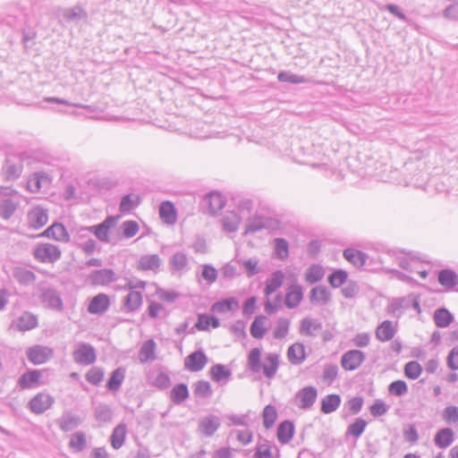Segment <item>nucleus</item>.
Wrapping results in <instances>:
<instances>
[{
    "instance_id": "f257e3e1",
    "label": "nucleus",
    "mask_w": 458,
    "mask_h": 458,
    "mask_svg": "<svg viewBox=\"0 0 458 458\" xmlns=\"http://www.w3.org/2000/svg\"><path fill=\"white\" fill-rule=\"evenodd\" d=\"M262 352L259 348L250 350L247 364L249 369L255 374L262 373L265 377L273 378L279 367V355L275 352L267 353L261 360Z\"/></svg>"
},
{
    "instance_id": "f03ea898",
    "label": "nucleus",
    "mask_w": 458,
    "mask_h": 458,
    "mask_svg": "<svg viewBox=\"0 0 458 458\" xmlns=\"http://www.w3.org/2000/svg\"><path fill=\"white\" fill-rule=\"evenodd\" d=\"M386 256L396 263L401 268L409 272H417V265L420 260L413 252H407L403 250H389Z\"/></svg>"
},
{
    "instance_id": "7ed1b4c3",
    "label": "nucleus",
    "mask_w": 458,
    "mask_h": 458,
    "mask_svg": "<svg viewBox=\"0 0 458 458\" xmlns=\"http://www.w3.org/2000/svg\"><path fill=\"white\" fill-rule=\"evenodd\" d=\"M34 258L42 263H55L62 255L58 246L52 243H40L33 251Z\"/></svg>"
},
{
    "instance_id": "20e7f679",
    "label": "nucleus",
    "mask_w": 458,
    "mask_h": 458,
    "mask_svg": "<svg viewBox=\"0 0 458 458\" xmlns=\"http://www.w3.org/2000/svg\"><path fill=\"white\" fill-rule=\"evenodd\" d=\"M72 358L77 364L83 366L91 365L97 360L96 350L89 344L81 343L73 351Z\"/></svg>"
},
{
    "instance_id": "39448f33",
    "label": "nucleus",
    "mask_w": 458,
    "mask_h": 458,
    "mask_svg": "<svg viewBox=\"0 0 458 458\" xmlns=\"http://www.w3.org/2000/svg\"><path fill=\"white\" fill-rule=\"evenodd\" d=\"M318 398V390L312 386L299 390L293 399L294 404L301 410H310Z\"/></svg>"
},
{
    "instance_id": "423d86ee",
    "label": "nucleus",
    "mask_w": 458,
    "mask_h": 458,
    "mask_svg": "<svg viewBox=\"0 0 458 458\" xmlns=\"http://www.w3.org/2000/svg\"><path fill=\"white\" fill-rule=\"evenodd\" d=\"M39 299L45 308L57 311H61L64 308L62 298L59 293L54 288H41Z\"/></svg>"
},
{
    "instance_id": "0eeeda50",
    "label": "nucleus",
    "mask_w": 458,
    "mask_h": 458,
    "mask_svg": "<svg viewBox=\"0 0 458 458\" xmlns=\"http://www.w3.org/2000/svg\"><path fill=\"white\" fill-rule=\"evenodd\" d=\"M54 355V351L48 346L36 344L27 350L28 360L34 365H40L49 360Z\"/></svg>"
},
{
    "instance_id": "6e6552de",
    "label": "nucleus",
    "mask_w": 458,
    "mask_h": 458,
    "mask_svg": "<svg viewBox=\"0 0 458 458\" xmlns=\"http://www.w3.org/2000/svg\"><path fill=\"white\" fill-rule=\"evenodd\" d=\"M55 403V398L47 393L37 394L29 403V408L34 414H42Z\"/></svg>"
},
{
    "instance_id": "1a4fd4ad",
    "label": "nucleus",
    "mask_w": 458,
    "mask_h": 458,
    "mask_svg": "<svg viewBox=\"0 0 458 458\" xmlns=\"http://www.w3.org/2000/svg\"><path fill=\"white\" fill-rule=\"evenodd\" d=\"M366 355L360 350H350L341 358V366L344 370L352 371L360 367L365 361Z\"/></svg>"
},
{
    "instance_id": "9d476101",
    "label": "nucleus",
    "mask_w": 458,
    "mask_h": 458,
    "mask_svg": "<svg viewBox=\"0 0 458 458\" xmlns=\"http://www.w3.org/2000/svg\"><path fill=\"white\" fill-rule=\"evenodd\" d=\"M38 326V317L30 311L22 312L11 324V327H14L21 332L32 330L36 328Z\"/></svg>"
},
{
    "instance_id": "9b49d317",
    "label": "nucleus",
    "mask_w": 458,
    "mask_h": 458,
    "mask_svg": "<svg viewBox=\"0 0 458 458\" xmlns=\"http://www.w3.org/2000/svg\"><path fill=\"white\" fill-rule=\"evenodd\" d=\"M221 425L220 419L215 415H208L199 420V431L205 437H212Z\"/></svg>"
},
{
    "instance_id": "f8f14e48",
    "label": "nucleus",
    "mask_w": 458,
    "mask_h": 458,
    "mask_svg": "<svg viewBox=\"0 0 458 458\" xmlns=\"http://www.w3.org/2000/svg\"><path fill=\"white\" fill-rule=\"evenodd\" d=\"M117 221L118 216H109L102 223L98 224V228H95L97 239L101 242L109 243L111 242L110 230L115 226Z\"/></svg>"
},
{
    "instance_id": "ddd939ff",
    "label": "nucleus",
    "mask_w": 458,
    "mask_h": 458,
    "mask_svg": "<svg viewBox=\"0 0 458 458\" xmlns=\"http://www.w3.org/2000/svg\"><path fill=\"white\" fill-rule=\"evenodd\" d=\"M41 236L54 239L61 242H68L70 235L63 224L55 223L47 227L41 234Z\"/></svg>"
},
{
    "instance_id": "4468645a",
    "label": "nucleus",
    "mask_w": 458,
    "mask_h": 458,
    "mask_svg": "<svg viewBox=\"0 0 458 458\" xmlns=\"http://www.w3.org/2000/svg\"><path fill=\"white\" fill-rule=\"evenodd\" d=\"M109 306L110 300L108 295L105 293H98L90 301L88 306V311L90 314L101 315L108 310Z\"/></svg>"
},
{
    "instance_id": "2eb2a0df",
    "label": "nucleus",
    "mask_w": 458,
    "mask_h": 458,
    "mask_svg": "<svg viewBox=\"0 0 458 458\" xmlns=\"http://www.w3.org/2000/svg\"><path fill=\"white\" fill-rule=\"evenodd\" d=\"M208 358L202 351H196L185 358L184 366L191 371H199L207 364Z\"/></svg>"
},
{
    "instance_id": "dca6fc26",
    "label": "nucleus",
    "mask_w": 458,
    "mask_h": 458,
    "mask_svg": "<svg viewBox=\"0 0 458 458\" xmlns=\"http://www.w3.org/2000/svg\"><path fill=\"white\" fill-rule=\"evenodd\" d=\"M47 221V211L40 207H35L28 213V223L31 228L39 229L44 226Z\"/></svg>"
},
{
    "instance_id": "f3484780",
    "label": "nucleus",
    "mask_w": 458,
    "mask_h": 458,
    "mask_svg": "<svg viewBox=\"0 0 458 458\" xmlns=\"http://www.w3.org/2000/svg\"><path fill=\"white\" fill-rule=\"evenodd\" d=\"M396 332V324L390 320H385L377 326L375 334L378 341L387 342L394 338Z\"/></svg>"
},
{
    "instance_id": "a211bd4d",
    "label": "nucleus",
    "mask_w": 458,
    "mask_h": 458,
    "mask_svg": "<svg viewBox=\"0 0 458 458\" xmlns=\"http://www.w3.org/2000/svg\"><path fill=\"white\" fill-rule=\"evenodd\" d=\"M90 280L93 284L106 285L116 280V275L112 269L105 268L95 270L90 274Z\"/></svg>"
},
{
    "instance_id": "6ab92c4d",
    "label": "nucleus",
    "mask_w": 458,
    "mask_h": 458,
    "mask_svg": "<svg viewBox=\"0 0 458 458\" xmlns=\"http://www.w3.org/2000/svg\"><path fill=\"white\" fill-rule=\"evenodd\" d=\"M161 265V259L157 254H147L140 258L137 269L141 271H157Z\"/></svg>"
},
{
    "instance_id": "aec40b11",
    "label": "nucleus",
    "mask_w": 458,
    "mask_h": 458,
    "mask_svg": "<svg viewBox=\"0 0 458 458\" xmlns=\"http://www.w3.org/2000/svg\"><path fill=\"white\" fill-rule=\"evenodd\" d=\"M173 273H183L189 269V259L182 251L175 252L169 260Z\"/></svg>"
},
{
    "instance_id": "412c9836",
    "label": "nucleus",
    "mask_w": 458,
    "mask_h": 458,
    "mask_svg": "<svg viewBox=\"0 0 458 458\" xmlns=\"http://www.w3.org/2000/svg\"><path fill=\"white\" fill-rule=\"evenodd\" d=\"M303 298L302 287L299 284H292L285 295V305L289 309L299 306Z\"/></svg>"
},
{
    "instance_id": "4be33fe9",
    "label": "nucleus",
    "mask_w": 458,
    "mask_h": 458,
    "mask_svg": "<svg viewBox=\"0 0 458 458\" xmlns=\"http://www.w3.org/2000/svg\"><path fill=\"white\" fill-rule=\"evenodd\" d=\"M242 216L235 210L228 211L222 218L223 228L227 233H234L242 223Z\"/></svg>"
},
{
    "instance_id": "5701e85b",
    "label": "nucleus",
    "mask_w": 458,
    "mask_h": 458,
    "mask_svg": "<svg viewBox=\"0 0 458 458\" xmlns=\"http://www.w3.org/2000/svg\"><path fill=\"white\" fill-rule=\"evenodd\" d=\"M331 300V293L324 285H318L311 289L310 301L318 305H326Z\"/></svg>"
},
{
    "instance_id": "b1692460",
    "label": "nucleus",
    "mask_w": 458,
    "mask_h": 458,
    "mask_svg": "<svg viewBox=\"0 0 458 458\" xmlns=\"http://www.w3.org/2000/svg\"><path fill=\"white\" fill-rule=\"evenodd\" d=\"M410 309V294L402 298H394L387 307V312L399 318L403 312Z\"/></svg>"
},
{
    "instance_id": "393cba45",
    "label": "nucleus",
    "mask_w": 458,
    "mask_h": 458,
    "mask_svg": "<svg viewBox=\"0 0 458 458\" xmlns=\"http://www.w3.org/2000/svg\"><path fill=\"white\" fill-rule=\"evenodd\" d=\"M13 277L21 285L32 284L37 279L35 273L22 267L13 269Z\"/></svg>"
},
{
    "instance_id": "a878e982",
    "label": "nucleus",
    "mask_w": 458,
    "mask_h": 458,
    "mask_svg": "<svg viewBox=\"0 0 458 458\" xmlns=\"http://www.w3.org/2000/svg\"><path fill=\"white\" fill-rule=\"evenodd\" d=\"M50 183L48 174L45 173H35L27 182V188L30 192H38L44 186Z\"/></svg>"
},
{
    "instance_id": "bb28decb",
    "label": "nucleus",
    "mask_w": 458,
    "mask_h": 458,
    "mask_svg": "<svg viewBox=\"0 0 458 458\" xmlns=\"http://www.w3.org/2000/svg\"><path fill=\"white\" fill-rule=\"evenodd\" d=\"M284 280V275L281 270L274 272L266 281V287L264 289L265 295L269 296L274 293L282 286Z\"/></svg>"
},
{
    "instance_id": "cd10ccee",
    "label": "nucleus",
    "mask_w": 458,
    "mask_h": 458,
    "mask_svg": "<svg viewBox=\"0 0 458 458\" xmlns=\"http://www.w3.org/2000/svg\"><path fill=\"white\" fill-rule=\"evenodd\" d=\"M454 440V433L449 428L439 429L434 438L435 445L439 448L450 446Z\"/></svg>"
},
{
    "instance_id": "c85d7f7f",
    "label": "nucleus",
    "mask_w": 458,
    "mask_h": 458,
    "mask_svg": "<svg viewBox=\"0 0 458 458\" xmlns=\"http://www.w3.org/2000/svg\"><path fill=\"white\" fill-rule=\"evenodd\" d=\"M81 418L71 412L64 413L62 417L58 420V425L60 428L64 432H68L76 428L78 426L81 425Z\"/></svg>"
},
{
    "instance_id": "c756f323",
    "label": "nucleus",
    "mask_w": 458,
    "mask_h": 458,
    "mask_svg": "<svg viewBox=\"0 0 458 458\" xmlns=\"http://www.w3.org/2000/svg\"><path fill=\"white\" fill-rule=\"evenodd\" d=\"M199 274L197 273L196 276L198 281L200 283L201 281L206 282L207 284H213L218 276L217 270L210 264H204L200 267Z\"/></svg>"
},
{
    "instance_id": "7c9ffc66",
    "label": "nucleus",
    "mask_w": 458,
    "mask_h": 458,
    "mask_svg": "<svg viewBox=\"0 0 458 458\" xmlns=\"http://www.w3.org/2000/svg\"><path fill=\"white\" fill-rule=\"evenodd\" d=\"M205 201L208 203L209 212L212 215H216L225 206V199L219 192L209 193Z\"/></svg>"
},
{
    "instance_id": "2f4dec72",
    "label": "nucleus",
    "mask_w": 458,
    "mask_h": 458,
    "mask_svg": "<svg viewBox=\"0 0 458 458\" xmlns=\"http://www.w3.org/2000/svg\"><path fill=\"white\" fill-rule=\"evenodd\" d=\"M160 218L167 225H174L176 222V210L170 201H164L159 207Z\"/></svg>"
},
{
    "instance_id": "473e14b6",
    "label": "nucleus",
    "mask_w": 458,
    "mask_h": 458,
    "mask_svg": "<svg viewBox=\"0 0 458 458\" xmlns=\"http://www.w3.org/2000/svg\"><path fill=\"white\" fill-rule=\"evenodd\" d=\"M287 358L292 364L299 365L305 360V348L302 344L295 343L287 351Z\"/></svg>"
},
{
    "instance_id": "72a5a7b5",
    "label": "nucleus",
    "mask_w": 458,
    "mask_h": 458,
    "mask_svg": "<svg viewBox=\"0 0 458 458\" xmlns=\"http://www.w3.org/2000/svg\"><path fill=\"white\" fill-rule=\"evenodd\" d=\"M20 200L15 199H2L0 200V217L8 220L16 211Z\"/></svg>"
},
{
    "instance_id": "f704fd0d",
    "label": "nucleus",
    "mask_w": 458,
    "mask_h": 458,
    "mask_svg": "<svg viewBox=\"0 0 458 458\" xmlns=\"http://www.w3.org/2000/svg\"><path fill=\"white\" fill-rule=\"evenodd\" d=\"M341 401V396L337 394L326 395L321 400V411L325 414L335 411L339 408Z\"/></svg>"
},
{
    "instance_id": "c9c22d12",
    "label": "nucleus",
    "mask_w": 458,
    "mask_h": 458,
    "mask_svg": "<svg viewBox=\"0 0 458 458\" xmlns=\"http://www.w3.org/2000/svg\"><path fill=\"white\" fill-rule=\"evenodd\" d=\"M40 377L41 372L39 370H30L21 376L18 380V385L21 389L32 388L36 386Z\"/></svg>"
},
{
    "instance_id": "e433bc0d",
    "label": "nucleus",
    "mask_w": 458,
    "mask_h": 458,
    "mask_svg": "<svg viewBox=\"0 0 458 458\" xmlns=\"http://www.w3.org/2000/svg\"><path fill=\"white\" fill-rule=\"evenodd\" d=\"M239 307L238 301L232 297L228 299L222 300L220 301L215 302L212 307L211 310L216 313H226L230 311H233L237 310Z\"/></svg>"
},
{
    "instance_id": "4c0bfd02",
    "label": "nucleus",
    "mask_w": 458,
    "mask_h": 458,
    "mask_svg": "<svg viewBox=\"0 0 458 458\" xmlns=\"http://www.w3.org/2000/svg\"><path fill=\"white\" fill-rule=\"evenodd\" d=\"M294 434V426L289 420H284L278 426L277 439L281 444L289 443Z\"/></svg>"
},
{
    "instance_id": "58836bf2",
    "label": "nucleus",
    "mask_w": 458,
    "mask_h": 458,
    "mask_svg": "<svg viewBox=\"0 0 458 458\" xmlns=\"http://www.w3.org/2000/svg\"><path fill=\"white\" fill-rule=\"evenodd\" d=\"M156 343L154 340L150 339L146 341L139 352L140 360L144 363L150 360H154L156 359Z\"/></svg>"
},
{
    "instance_id": "ea45409f",
    "label": "nucleus",
    "mask_w": 458,
    "mask_h": 458,
    "mask_svg": "<svg viewBox=\"0 0 458 458\" xmlns=\"http://www.w3.org/2000/svg\"><path fill=\"white\" fill-rule=\"evenodd\" d=\"M127 433V428L125 424L117 425L110 437L111 445L114 449H119L123 446Z\"/></svg>"
},
{
    "instance_id": "a19ab883",
    "label": "nucleus",
    "mask_w": 458,
    "mask_h": 458,
    "mask_svg": "<svg viewBox=\"0 0 458 458\" xmlns=\"http://www.w3.org/2000/svg\"><path fill=\"white\" fill-rule=\"evenodd\" d=\"M321 329V324L312 318H303L301 320L300 333L303 335L314 336Z\"/></svg>"
},
{
    "instance_id": "79ce46f5",
    "label": "nucleus",
    "mask_w": 458,
    "mask_h": 458,
    "mask_svg": "<svg viewBox=\"0 0 458 458\" xmlns=\"http://www.w3.org/2000/svg\"><path fill=\"white\" fill-rule=\"evenodd\" d=\"M94 416L98 421L107 423L113 419V411L108 404L99 403L94 409Z\"/></svg>"
},
{
    "instance_id": "37998d69",
    "label": "nucleus",
    "mask_w": 458,
    "mask_h": 458,
    "mask_svg": "<svg viewBox=\"0 0 458 458\" xmlns=\"http://www.w3.org/2000/svg\"><path fill=\"white\" fill-rule=\"evenodd\" d=\"M267 318L265 316L257 317L250 326V335L252 337L256 339H261L264 337L267 328H266Z\"/></svg>"
},
{
    "instance_id": "c03bdc74",
    "label": "nucleus",
    "mask_w": 458,
    "mask_h": 458,
    "mask_svg": "<svg viewBox=\"0 0 458 458\" xmlns=\"http://www.w3.org/2000/svg\"><path fill=\"white\" fill-rule=\"evenodd\" d=\"M438 282L445 287L453 288L458 284V276L451 269H444L438 274Z\"/></svg>"
},
{
    "instance_id": "a18cd8bd",
    "label": "nucleus",
    "mask_w": 458,
    "mask_h": 458,
    "mask_svg": "<svg viewBox=\"0 0 458 458\" xmlns=\"http://www.w3.org/2000/svg\"><path fill=\"white\" fill-rule=\"evenodd\" d=\"M124 307L129 311L137 310L142 304V295L138 291H131L124 299Z\"/></svg>"
},
{
    "instance_id": "49530a36",
    "label": "nucleus",
    "mask_w": 458,
    "mask_h": 458,
    "mask_svg": "<svg viewBox=\"0 0 458 458\" xmlns=\"http://www.w3.org/2000/svg\"><path fill=\"white\" fill-rule=\"evenodd\" d=\"M210 377L212 380L216 382H221L223 380H228L232 372L229 369H227L225 365L216 364L210 369Z\"/></svg>"
},
{
    "instance_id": "de8ad7c7",
    "label": "nucleus",
    "mask_w": 458,
    "mask_h": 458,
    "mask_svg": "<svg viewBox=\"0 0 458 458\" xmlns=\"http://www.w3.org/2000/svg\"><path fill=\"white\" fill-rule=\"evenodd\" d=\"M267 227L266 220L261 216L249 218L246 224L244 235L256 233Z\"/></svg>"
},
{
    "instance_id": "09e8293b",
    "label": "nucleus",
    "mask_w": 458,
    "mask_h": 458,
    "mask_svg": "<svg viewBox=\"0 0 458 458\" xmlns=\"http://www.w3.org/2000/svg\"><path fill=\"white\" fill-rule=\"evenodd\" d=\"M220 326L219 319L213 316H208L206 314H200L198 318V322L196 323L195 327L200 330L205 331L209 328V327H212L213 328H216Z\"/></svg>"
},
{
    "instance_id": "8fccbe9b",
    "label": "nucleus",
    "mask_w": 458,
    "mask_h": 458,
    "mask_svg": "<svg viewBox=\"0 0 458 458\" xmlns=\"http://www.w3.org/2000/svg\"><path fill=\"white\" fill-rule=\"evenodd\" d=\"M325 276L324 268L319 265H311L305 272V280L310 284L319 282Z\"/></svg>"
},
{
    "instance_id": "3c124183",
    "label": "nucleus",
    "mask_w": 458,
    "mask_h": 458,
    "mask_svg": "<svg viewBox=\"0 0 458 458\" xmlns=\"http://www.w3.org/2000/svg\"><path fill=\"white\" fill-rule=\"evenodd\" d=\"M453 319V315L446 309H438L435 311L434 321L438 327H447Z\"/></svg>"
},
{
    "instance_id": "603ef678",
    "label": "nucleus",
    "mask_w": 458,
    "mask_h": 458,
    "mask_svg": "<svg viewBox=\"0 0 458 458\" xmlns=\"http://www.w3.org/2000/svg\"><path fill=\"white\" fill-rule=\"evenodd\" d=\"M344 257L356 267H361L366 262V255L354 249H346L344 251Z\"/></svg>"
},
{
    "instance_id": "864d4df0",
    "label": "nucleus",
    "mask_w": 458,
    "mask_h": 458,
    "mask_svg": "<svg viewBox=\"0 0 458 458\" xmlns=\"http://www.w3.org/2000/svg\"><path fill=\"white\" fill-rule=\"evenodd\" d=\"M277 80L281 82H288L291 84H302L310 81V79L302 75L294 74L290 72H280L277 75Z\"/></svg>"
},
{
    "instance_id": "5fc2aeb1",
    "label": "nucleus",
    "mask_w": 458,
    "mask_h": 458,
    "mask_svg": "<svg viewBox=\"0 0 458 458\" xmlns=\"http://www.w3.org/2000/svg\"><path fill=\"white\" fill-rule=\"evenodd\" d=\"M189 397V390L185 384L176 385L171 391L170 398L171 400L179 404L185 401Z\"/></svg>"
},
{
    "instance_id": "6e6d98bb",
    "label": "nucleus",
    "mask_w": 458,
    "mask_h": 458,
    "mask_svg": "<svg viewBox=\"0 0 458 458\" xmlns=\"http://www.w3.org/2000/svg\"><path fill=\"white\" fill-rule=\"evenodd\" d=\"M124 379V369L122 368H118L115 370H114L111 374V377L107 382V388L110 391H117Z\"/></svg>"
},
{
    "instance_id": "4d7b16f0",
    "label": "nucleus",
    "mask_w": 458,
    "mask_h": 458,
    "mask_svg": "<svg viewBox=\"0 0 458 458\" xmlns=\"http://www.w3.org/2000/svg\"><path fill=\"white\" fill-rule=\"evenodd\" d=\"M275 254L277 259L284 260L289 256V244L286 240L283 238H276L274 240Z\"/></svg>"
},
{
    "instance_id": "13d9d810",
    "label": "nucleus",
    "mask_w": 458,
    "mask_h": 458,
    "mask_svg": "<svg viewBox=\"0 0 458 458\" xmlns=\"http://www.w3.org/2000/svg\"><path fill=\"white\" fill-rule=\"evenodd\" d=\"M69 445L75 452H81L87 445L86 436L82 431H78L72 435Z\"/></svg>"
},
{
    "instance_id": "bf43d9fd",
    "label": "nucleus",
    "mask_w": 458,
    "mask_h": 458,
    "mask_svg": "<svg viewBox=\"0 0 458 458\" xmlns=\"http://www.w3.org/2000/svg\"><path fill=\"white\" fill-rule=\"evenodd\" d=\"M367 426V422L365 420L361 418H358L355 420L353 423H352L346 431L347 435L354 437L355 438L360 437L364 432Z\"/></svg>"
},
{
    "instance_id": "052dcab7",
    "label": "nucleus",
    "mask_w": 458,
    "mask_h": 458,
    "mask_svg": "<svg viewBox=\"0 0 458 458\" xmlns=\"http://www.w3.org/2000/svg\"><path fill=\"white\" fill-rule=\"evenodd\" d=\"M277 419V411L276 409L268 404L264 408L263 411V423L266 428H270L274 426L276 420Z\"/></svg>"
},
{
    "instance_id": "680f3d73",
    "label": "nucleus",
    "mask_w": 458,
    "mask_h": 458,
    "mask_svg": "<svg viewBox=\"0 0 458 458\" xmlns=\"http://www.w3.org/2000/svg\"><path fill=\"white\" fill-rule=\"evenodd\" d=\"M348 274L343 269L335 270L328 276V283L334 288H338L347 281Z\"/></svg>"
},
{
    "instance_id": "e2e57ef3",
    "label": "nucleus",
    "mask_w": 458,
    "mask_h": 458,
    "mask_svg": "<svg viewBox=\"0 0 458 458\" xmlns=\"http://www.w3.org/2000/svg\"><path fill=\"white\" fill-rule=\"evenodd\" d=\"M290 321L287 318H281L276 321L274 330V337L276 339L284 338L289 331Z\"/></svg>"
},
{
    "instance_id": "0e129e2a",
    "label": "nucleus",
    "mask_w": 458,
    "mask_h": 458,
    "mask_svg": "<svg viewBox=\"0 0 458 458\" xmlns=\"http://www.w3.org/2000/svg\"><path fill=\"white\" fill-rule=\"evenodd\" d=\"M422 372V368L418 361H409L404 366V374L408 378L417 379Z\"/></svg>"
},
{
    "instance_id": "69168bd1",
    "label": "nucleus",
    "mask_w": 458,
    "mask_h": 458,
    "mask_svg": "<svg viewBox=\"0 0 458 458\" xmlns=\"http://www.w3.org/2000/svg\"><path fill=\"white\" fill-rule=\"evenodd\" d=\"M121 228L123 230V235L126 239L134 237L140 230L138 223L133 220H127L123 222Z\"/></svg>"
},
{
    "instance_id": "338daca9",
    "label": "nucleus",
    "mask_w": 458,
    "mask_h": 458,
    "mask_svg": "<svg viewBox=\"0 0 458 458\" xmlns=\"http://www.w3.org/2000/svg\"><path fill=\"white\" fill-rule=\"evenodd\" d=\"M152 385L160 388L165 389L170 386L171 380L169 376L164 371H157L153 375Z\"/></svg>"
},
{
    "instance_id": "774afa93",
    "label": "nucleus",
    "mask_w": 458,
    "mask_h": 458,
    "mask_svg": "<svg viewBox=\"0 0 458 458\" xmlns=\"http://www.w3.org/2000/svg\"><path fill=\"white\" fill-rule=\"evenodd\" d=\"M443 419L447 424H458V407L447 406L443 411Z\"/></svg>"
}]
</instances>
